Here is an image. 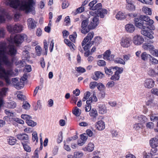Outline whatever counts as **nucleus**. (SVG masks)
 I'll list each match as a JSON object with an SVG mask.
<instances>
[{"label": "nucleus", "mask_w": 158, "mask_h": 158, "mask_svg": "<svg viewBox=\"0 0 158 158\" xmlns=\"http://www.w3.org/2000/svg\"><path fill=\"white\" fill-rule=\"evenodd\" d=\"M16 53L17 50L14 46L10 45L7 47L6 42H0V78L5 80L7 86L13 85L15 88L19 89L20 86L17 84L19 80V78H12L10 81V77L16 76L18 74V69L14 70L11 68L14 62H15L16 65L22 66L23 62L21 60L15 62V57L12 58L10 61L6 55L13 56Z\"/></svg>", "instance_id": "nucleus-1"}, {"label": "nucleus", "mask_w": 158, "mask_h": 158, "mask_svg": "<svg viewBox=\"0 0 158 158\" xmlns=\"http://www.w3.org/2000/svg\"><path fill=\"white\" fill-rule=\"evenodd\" d=\"M10 2L9 5L11 7L24 11L27 13H31L33 15L35 14L34 7L35 0H24L21 2L19 0H12Z\"/></svg>", "instance_id": "nucleus-2"}, {"label": "nucleus", "mask_w": 158, "mask_h": 158, "mask_svg": "<svg viewBox=\"0 0 158 158\" xmlns=\"http://www.w3.org/2000/svg\"><path fill=\"white\" fill-rule=\"evenodd\" d=\"M134 21L136 27L143 29L147 28L151 30L155 29L154 21L147 15H141L139 18H135Z\"/></svg>", "instance_id": "nucleus-3"}, {"label": "nucleus", "mask_w": 158, "mask_h": 158, "mask_svg": "<svg viewBox=\"0 0 158 158\" xmlns=\"http://www.w3.org/2000/svg\"><path fill=\"white\" fill-rule=\"evenodd\" d=\"M26 37L27 35L23 34L16 35L14 37L12 36H11L9 41L11 43H15L17 45H18L22 43Z\"/></svg>", "instance_id": "nucleus-4"}, {"label": "nucleus", "mask_w": 158, "mask_h": 158, "mask_svg": "<svg viewBox=\"0 0 158 158\" xmlns=\"http://www.w3.org/2000/svg\"><path fill=\"white\" fill-rule=\"evenodd\" d=\"M7 28L8 31L10 32H20L23 30V26L19 23L16 24L14 25H8Z\"/></svg>", "instance_id": "nucleus-5"}, {"label": "nucleus", "mask_w": 158, "mask_h": 158, "mask_svg": "<svg viewBox=\"0 0 158 158\" xmlns=\"http://www.w3.org/2000/svg\"><path fill=\"white\" fill-rule=\"evenodd\" d=\"M82 21L81 25V27L82 29L81 32L83 34H85L88 33L91 29L89 27V24L88 25L89 21V19L88 18H86L85 19H82Z\"/></svg>", "instance_id": "nucleus-6"}, {"label": "nucleus", "mask_w": 158, "mask_h": 158, "mask_svg": "<svg viewBox=\"0 0 158 158\" xmlns=\"http://www.w3.org/2000/svg\"><path fill=\"white\" fill-rule=\"evenodd\" d=\"M94 35V33L93 31H91L89 33L87 36L85 37L82 42L81 44L82 46L85 45L86 43L89 42L91 43V46L95 43L94 40L92 41H89L91 40L92 38L93 37Z\"/></svg>", "instance_id": "nucleus-7"}, {"label": "nucleus", "mask_w": 158, "mask_h": 158, "mask_svg": "<svg viewBox=\"0 0 158 158\" xmlns=\"http://www.w3.org/2000/svg\"><path fill=\"white\" fill-rule=\"evenodd\" d=\"M91 19L90 23L89 24V27L90 29H94L97 27L99 23L98 18L97 17H93Z\"/></svg>", "instance_id": "nucleus-8"}, {"label": "nucleus", "mask_w": 158, "mask_h": 158, "mask_svg": "<svg viewBox=\"0 0 158 158\" xmlns=\"http://www.w3.org/2000/svg\"><path fill=\"white\" fill-rule=\"evenodd\" d=\"M27 24L28 28L30 30L34 29L36 27V22L32 18H30L27 19Z\"/></svg>", "instance_id": "nucleus-9"}, {"label": "nucleus", "mask_w": 158, "mask_h": 158, "mask_svg": "<svg viewBox=\"0 0 158 158\" xmlns=\"http://www.w3.org/2000/svg\"><path fill=\"white\" fill-rule=\"evenodd\" d=\"M133 40L135 44L140 45L143 42L144 39L142 36L137 35L134 37Z\"/></svg>", "instance_id": "nucleus-10"}, {"label": "nucleus", "mask_w": 158, "mask_h": 158, "mask_svg": "<svg viewBox=\"0 0 158 158\" xmlns=\"http://www.w3.org/2000/svg\"><path fill=\"white\" fill-rule=\"evenodd\" d=\"M131 40L128 38H123L122 39L121 45L123 47H128L130 45Z\"/></svg>", "instance_id": "nucleus-11"}, {"label": "nucleus", "mask_w": 158, "mask_h": 158, "mask_svg": "<svg viewBox=\"0 0 158 158\" xmlns=\"http://www.w3.org/2000/svg\"><path fill=\"white\" fill-rule=\"evenodd\" d=\"M140 28L142 29L141 31V32L142 35L147 37L149 39H152L154 37L150 33L148 30H147V29H148V28H147L144 29L142 28Z\"/></svg>", "instance_id": "nucleus-12"}, {"label": "nucleus", "mask_w": 158, "mask_h": 158, "mask_svg": "<svg viewBox=\"0 0 158 158\" xmlns=\"http://www.w3.org/2000/svg\"><path fill=\"white\" fill-rule=\"evenodd\" d=\"M144 85L145 87L151 88L154 86V81L152 79H147L145 80Z\"/></svg>", "instance_id": "nucleus-13"}, {"label": "nucleus", "mask_w": 158, "mask_h": 158, "mask_svg": "<svg viewBox=\"0 0 158 158\" xmlns=\"http://www.w3.org/2000/svg\"><path fill=\"white\" fill-rule=\"evenodd\" d=\"M95 127L99 131H102L105 128L104 122L102 120L98 121L96 123Z\"/></svg>", "instance_id": "nucleus-14"}, {"label": "nucleus", "mask_w": 158, "mask_h": 158, "mask_svg": "<svg viewBox=\"0 0 158 158\" xmlns=\"http://www.w3.org/2000/svg\"><path fill=\"white\" fill-rule=\"evenodd\" d=\"M127 3L126 8L129 10L133 11L135 10V7L131 0H126Z\"/></svg>", "instance_id": "nucleus-15"}, {"label": "nucleus", "mask_w": 158, "mask_h": 158, "mask_svg": "<svg viewBox=\"0 0 158 158\" xmlns=\"http://www.w3.org/2000/svg\"><path fill=\"white\" fill-rule=\"evenodd\" d=\"M22 144L24 150L27 152H30L31 151V148L29 145V142L28 141H25L22 142Z\"/></svg>", "instance_id": "nucleus-16"}, {"label": "nucleus", "mask_w": 158, "mask_h": 158, "mask_svg": "<svg viewBox=\"0 0 158 158\" xmlns=\"http://www.w3.org/2000/svg\"><path fill=\"white\" fill-rule=\"evenodd\" d=\"M94 74L95 76H93L92 78L95 81H97L99 78H102L104 77V74L100 71H96Z\"/></svg>", "instance_id": "nucleus-17"}, {"label": "nucleus", "mask_w": 158, "mask_h": 158, "mask_svg": "<svg viewBox=\"0 0 158 158\" xmlns=\"http://www.w3.org/2000/svg\"><path fill=\"white\" fill-rule=\"evenodd\" d=\"M150 144L152 148H155L158 146V136L157 138H153L150 140Z\"/></svg>", "instance_id": "nucleus-18"}, {"label": "nucleus", "mask_w": 158, "mask_h": 158, "mask_svg": "<svg viewBox=\"0 0 158 158\" xmlns=\"http://www.w3.org/2000/svg\"><path fill=\"white\" fill-rule=\"evenodd\" d=\"M125 28L126 31L129 33H132L135 30L134 26L131 24H128L126 25L125 26Z\"/></svg>", "instance_id": "nucleus-19"}, {"label": "nucleus", "mask_w": 158, "mask_h": 158, "mask_svg": "<svg viewBox=\"0 0 158 158\" xmlns=\"http://www.w3.org/2000/svg\"><path fill=\"white\" fill-rule=\"evenodd\" d=\"M99 113L101 114H104L106 113V108L104 104H100L98 105Z\"/></svg>", "instance_id": "nucleus-20"}, {"label": "nucleus", "mask_w": 158, "mask_h": 158, "mask_svg": "<svg viewBox=\"0 0 158 158\" xmlns=\"http://www.w3.org/2000/svg\"><path fill=\"white\" fill-rule=\"evenodd\" d=\"M16 137L19 140L29 141L28 136L26 134H19L16 135Z\"/></svg>", "instance_id": "nucleus-21"}, {"label": "nucleus", "mask_w": 158, "mask_h": 158, "mask_svg": "<svg viewBox=\"0 0 158 158\" xmlns=\"http://www.w3.org/2000/svg\"><path fill=\"white\" fill-rule=\"evenodd\" d=\"M94 144L91 143H89L87 147L83 148V149L84 151L90 152L93 151L94 150Z\"/></svg>", "instance_id": "nucleus-22"}, {"label": "nucleus", "mask_w": 158, "mask_h": 158, "mask_svg": "<svg viewBox=\"0 0 158 158\" xmlns=\"http://www.w3.org/2000/svg\"><path fill=\"white\" fill-rule=\"evenodd\" d=\"M115 17L117 19L121 20L125 19L126 18V15L124 13L119 11L116 15Z\"/></svg>", "instance_id": "nucleus-23"}, {"label": "nucleus", "mask_w": 158, "mask_h": 158, "mask_svg": "<svg viewBox=\"0 0 158 158\" xmlns=\"http://www.w3.org/2000/svg\"><path fill=\"white\" fill-rule=\"evenodd\" d=\"M16 103L14 101H10L5 104V106L10 109H14L16 107Z\"/></svg>", "instance_id": "nucleus-24"}, {"label": "nucleus", "mask_w": 158, "mask_h": 158, "mask_svg": "<svg viewBox=\"0 0 158 158\" xmlns=\"http://www.w3.org/2000/svg\"><path fill=\"white\" fill-rule=\"evenodd\" d=\"M5 113L7 115V117H8L9 119L14 120V119L16 118L15 117V114L10 112L9 110H5Z\"/></svg>", "instance_id": "nucleus-25"}, {"label": "nucleus", "mask_w": 158, "mask_h": 158, "mask_svg": "<svg viewBox=\"0 0 158 158\" xmlns=\"http://www.w3.org/2000/svg\"><path fill=\"white\" fill-rule=\"evenodd\" d=\"M143 48L145 50H149L150 52L151 50L154 49V47L152 44H143Z\"/></svg>", "instance_id": "nucleus-26"}, {"label": "nucleus", "mask_w": 158, "mask_h": 158, "mask_svg": "<svg viewBox=\"0 0 158 158\" xmlns=\"http://www.w3.org/2000/svg\"><path fill=\"white\" fill-rule=\"evenodd\" d=\"M135 118L137 119L139 122H140L142 123H145L148 121V118L144 115H140L139 116H136L135 117Z\"/></svg>", "instance_id": "nucleus-27"}, {"label": "nucleus", "mask_w": 158, "mask_h": 158, "mask_svg": "<svg viewBox=\"0 0 158 158\" xmlns=\"http://www.w3.org/2000/svg\"><path fill=\"white\" fill-rule=\"evenodd\" d=\"M7 141L9 144L11 145H13L16 143L17 140L16 138L14 137L10 136L7 139Z\"/></svg>", "instance_id": "nucleus-28"}, {"label": "nucleus", "mask_w": 158, "mask_h": 158, "mask_svg": "<svg viewBox=\"0 0 158 158\" xmlns=\"http://www.w3.org/2000/svg\"><path fill=\"white\" fill-rule=\"evenodd\" d=\"M6 17L9 19H11L10 16L9 15L3 14L2 15H0V23H3L5 21Z\"/></svg>", "instance_id": "nucleus-29"}, {"label": "nucleus", "mask_w": 158, "mask_h": 158, "mask_svg": "<svg viewBox=\"0 0 158 158\" xmlns=\"http://www.w3.org/2000/svg\"><path fill=\"white\" fill-rule=\"evenodd\" d=\"M84 10L85 7L82 6L81 7L77 8L76 10L73 11L72 14L73 15H76L77 14L83 12Z\"/></svg>", "instance_id": "nucleus-30"}, {"label": "nucleus", "mask_w": 158, "mask_h": 158, "mask_svg": "<svg viewBox=\"0 0 158 158\" xmlns=\"http://www.w3.org/2000/svg\"><path fill=\"white\" fill-rule=\"evenodd\" d=\"M148 74L152 77H154L156 75H158L157 72H156L152 68H149L148 69Z\"/></svg>", "instance_id": "nucleus-31"}, {"label": "nucleus", "mask_w": 158, "mask_h": 158, "mask_svg": "<svg viewBox=\"0 0 158 158\" xmlns=\"http://www.w3.org/2000/svg\"><path fill=\"white\" fill-rule=\"evenodd\" d=\"M151 56L147 54L146 52H143L141 54V59L144 61L147 60L148 59L150 58Z\"/></svg>", "instance_id": "nucleus-32"}, {"label": "nucleus", "mask_w": 158, "mask_h": 158, "mask_svg": "<svg viewBox=\"0 0 158 158\" xmlns=\"http://www.w3.org/2000/svg\"><path fill=\"white\" fill-rule=\"evenodd\" d=\"M143 125L140 123H136L133 125V128L136 131H138L142 129Z\"/></svg>", "instance_id": "nucleus-33"}, {"label": "nucleus", "mask_w": 158, "mask_h": 158, "mask_svg": "<svg viewBox=\"0 0 158 158\" xmlns=\"http://www.w3.org/2000/svg\"><path fill=\"white\" fill-rule=\"evenodd\" d=\"M104 69L106 73L109 75H112L113 71H114V67H110L109 69L106 67Z\"/></svg>", "instance_id": "nucleus-34"}, {"label": "nucleus", "mask_w": 158, "mask_h": 158, "mask_svg": "<svg viewBox=\"0 0 158 158\" xmlns=\"http://www.w3.org/2000/svg\"><path fill=\"white\" fill-rule=\"evenodd\" d=\"M25 80H23V78L20 79L18 83H17V85H18L19 86H20V88L19 89H21L23 88L24 86V81H25V79H24Z\"/></svg>", "instance_id": "nucleus-35"}, {"label": "nucleus", "mask_w": 158, "mask_h": 158, "mask_svg": "<svg viewBox=\"0 0 158 158\" xmlns=\"http://www.w3.org/2000/svg\"><path fill=\"white\" fill-rule=\"evenodd\" d=\"M7 89V88H3L0 90V98H2V100H3V99L2 97L6 95ZM2 101H3V100Z\"/></svg>", "instance_id": "nucleus-36"}, {"label": "nucleus", "mask_w": 158, "mask_h": 158, "mask_svg": "<svg viewBox=\"0 0 158 158\" xmlns=\"http://www.w3.org/2000/svg\"><path fill=\"white\" fill-rule=\"evenodd\" d=\"M120 78V75L119 74L117 73V72H115L114 74L112 76L110 79L114 81L118 80Z\"/></svg>", "instance_id": "nucleus-37"}, {"label": "nucleus", "mask_w": 158, "mask_h": 158, "mask_svg": "<svg viewBox=\"0 0 158 158\" xmlns=\"http://www.w3.org/2000/svg\"><path fill=\"white\" fill-rule=\"evenodd\" d=\"M97 2V1L96 0H94L91 1L88 5L89 6V9L91 10H93V7H94L95 4Z\"/></svg>", "instance_id": "nucleus-38"}, {"label": "nucleus", "mask_w": 158, "mask_h": 158, "mask_svg": "<svg viewBox=\"0 0 158 158\" xmlns=\"http://www.w3.org/2000/svg\"><path fill=\"white\" fill-rule=\"evenodd\" d=\"M77 37V34L76 32L75 31H74L73 34L70 35V40H71L73 42H75Z\"/></svg>", "instance_id": "nucleus-39"}, {"label": "nucleus", "mask_w": 158, "mask_h": 158, "mask_svg": "<svg viewBox=\"0 0 158 158\" xmlns=\"http://www.w3.org/2000/svg\"><path fill=\"white\" fill-rule=\"evenodd\" d=\"M22 106L23 109L28 110L30 109L31 106L28 102L24 101L23 102V105Z\"/></svg>", "instance_id": "nucleus-40"}, {"label": "nucleus", "mask_w": 158, "mask_h": 158, "mask_svg": "<svg viewBox=\"0 0 158 158\" xmlns=\"http://www.w3.org/2000/svg\"><path fill=\"white\" fill-rule=\"evenodd\" d=\"M26 123L29 126L32 127H35L37 124L36 122H34L33 121L31 120V119H30L29 120H27Z\"/></svg>", "instance_id": "nucleus-41"}, {"label": "nucleus", "mask_w": 158, "mask_h": 158, "mask_svg": "<svg viewBox=\"0 0 158 158\" xmlns=\"http://www.w3.org/2000/svg\"><path fill=\"white\" fill-rule=\"evenodd\" d=\"M81 110L77 107L73 111V114L77 116H79L81 114Z\"/></svg>", "instance_id": "nucleus-42"}, {"label": "nucleus", "mask_w": 158, "mask_h": 158, "mask_svg": "<svg viewBox=\"0 0 158 158\" xmlns=\"http://www.w3.org/2000/svg\"><path fill=\"white\" fill-rule=\"evenodd\" d=\"M21 117L22 119L26 120V123L27 122V120L32 119V117L31 116L26 114H22L21 115Z\"/></svg>", "instance_id": "nucleus-43"}, {"label": "nucleus", "mask_w": 158, "mask_h": 158, "mask_svg": "<svg viewBox=\"0 0 158 158\" xmlns=\"http://www.w3.org/2000/svg\"><path fill=\"white\" fill-rule=\"evenodd\" d=\"M93 8V10H97L98 11H100L102 8V4L100 3H98L95 5L94 7Z\"/></svg>", "instance_id": "nucleus-44"}, {"label": "nucleus", "mask_w": 158, "mask_h": 158, "mask_svg": "<svg viewBox=\"0 0 158 158\" xmlns=\"http://www.w3.org/2000/svg\"><path fill=\"white\" fill-rule=\"evenodd\" d=\"M97 88L99 90L101 91L104 90L105 88L104 85L101 83H98Z\"/></svg>", "instance_id": "nucleus-45"}, {"label": "nucleus", "mask_w": 158, "mask_h": 158, "mask_svg": "<svg viewBox=\"0 0 158 158\" xmlns=\"http://www.w3.org/2000/svg\"><path fill=\"white\" fill-rule=\"evenodd\" d=\"M114 62L117 63H119L122 64H125V62L122 58H118L114 60Z\"/></svg>", "instance_id": "nucleus-46"}, {"label": "nucleus", "mask_w": 158, "mask_h": 158, "mask_svg": "<svg viewBox=\"0 0 158 158\" xmlns=\"http://www.w3.org/2000/svg\"><path fill=\"white\" fill-rule=\"evenodd\" d=\"M35 49L37 55L38 56H40L42 52V49L41 47L39 46H37L35 47Z\"/></svg>", "instance_id": "nucleus-47"}, {"label": "nucleus", "mask_w": 158, "mask_h": 158, "mask_svg": "<svg viewBox=\"0 0 158 158\" xmlns=\"http://www.w3.org/2000/svg\"><path fill=\"white\" fill-rule=\"evenodd\" d=\"M83 155V153L82 152H75L74 153V156L75 158H80Z\"/></svg>", "instance_id": "nucleus-48"}, {"label": "nucleus", "mask_w": 158, "mask_h": 158, "mask_svg": "<svg viewBox=\"0 0 158 158\" xmlns=\"http://www.w3.org/2000/svg\"><path fill=\"white\" fill-rule=\"evenodd\" d=\"M32 140L35 141L36 140L37 142L38 141V137L37 136V133L36 131L33 132L32 134Z\"/></svg>", "instance_id": "nucleus-49"}, {"label": "nucleus", "mask_w": 158, "mask_h": 158, "mask_svg": "<svg viewBox=\"0 0 158 158\" xmlns=\"http://www.w3.org/2000/svg\"><path fill=\"white\" fill-rule=\"evenodd\" d=\"M114 70H115L116 71L115 72H117V73L119 74V75L120 73H122L123 71V69L122 68H120L117 66H115L114 67Z\"/></svg>", "instance_id": "nucleus-50"}, {"label": "nucleus", "mask_w": 158, "mask_h": 158, "mask_svg": "<svg viewBox=\"0 0 158 158\" xmlns=\"http://www.w3.org/2000/svg\"><path fill=\"white\" fill-rule=\"evenodd\" d=\"M98 83L96 81L91 82L89 84V87L92 89H94L97 86Z\"/></svg>", "instance_id": "nucleus-51"}, {"label": "nucleus", "mask_w": 158, "mask_h": 158, "mask_svg": "<svg viewBox=\"0 0 158 158\" xmlns=\"http://www.w3.org/2000/svg\"><path fill=\"white\" fill-rule=\"evenodd\" d=\"M75 69L79 73H83L85 72L86 71L85 69L81 67H76Z\"/></svg>", "instance_id": "nucleus-52"}, {"label": "nucleus", "mask_w": 158, "mask_h": 158, "mask_svg": "<svg viewBox=\"0 0 158 158\" xmlns=\"http://www.w3.org/2000/svg\"><path fill=\"white\" fill-rule=\"evenodd\" d=\"M150 60L151 63L152 64H158V60L152 56L150 58Z\"/></svg>", "instance_id": "nucleus-53"}, {"label": "nucleus", "mask_w": 158, "mask_h": 158, "mask_svg": "<svg viewBox=\"0 0 158 158\" xmlns=\"http://www.w3.org/2000/svg\"><path fill=\"white\" fill-rule=\"evenodd\" d=\"M144 13L147 15H151L152 14V11L151 9L148 7H144Z\"/></svg>", "instance_id": "nucleus-54"}, {"label": "nucleus", "mask_w": 158, "mask_h": 158, "mask_svg": "<svg viewBox=\"0 0 158 158\" xmlns=\"http://www.w3.org/2000/svg\"><path fill=\"white\" fill-rule=\"evenodd\" d=\"M151 120L152 121H154L158 120V114L157 116L154 114H151L150 117Z\"/></svg>", "instance_id": "nucleus-55"}, {"label": "nucleus", "mask_w": 158, "mask_h": 158, "mask_svg": "<svg viewBox=\"0 0 158 158\" xmlns=\"http://www.w3.org/2000/svg\"><path fill=\"white\" fill-rule=\"evenodd\" d=\"M23 57L26 59L29 57L30 56L28 51L27 50L23 51Z\"/></svg>", "instance_id": "nucleus-56"}, {"label": "nucleus", "mask_w": 158, "mask_h": 158, "mask_svg": "<svg viewBox=\"0 0 158 158\" xmlns=\"http://www.w3.org/2000/svg\"><path fill=\"white\" fill-rule=\"evenodd\" d=\"M90 95V93L89 91H87L86 94L84 95V97L83 98L82 100V101L84 102L89 97Z\"/></svg>", "instance_id": "nucleus-57"}, {"label": "nucleus", "mask_w": 158, "mask_h": 158, "mask_svg": "<svg viewBox=\"0 0 158 158\" xmlns=\"http://www.w3.org/2000/svg\"><path fill=\"white\" fill-rule=\"evenodd\" d=\"M89 114L91 116H92L94 117H95L97 115L98 113L97 110H94L93 109L90 112Z\"/></svg>", "instance_id": "nucleus-58"}, {"label": "nucleus", "mask_w": 158, "mask_h": 158, "mask_svg": "<svg viewBox=\"0 0 158 158\" xmlns=\"http://www.w3.org/2000/svg\"><path fill=\"white\" fill-rule=\"evenodd\" d=\"M110 54V50H107L103 54V58L104 59H106V57H108Z\"/></svg>", "instance_id": "nucleus-59"}, {"label": "nucleus", "mask_w": 158, "mask_h": 158, "mask_svg": "<svg viewBox=\"0 0 158 158\" xmlns=\"http://www.w3.org/2000/svg\"><path fill=\"white\" fill-rule=\"evenodd\" d=\"M62 132H60L59 133L58 137L57 140V143H60L62 142Z\"/></svg>", "instance_id": "nucleus-60"}, {"label": "nucleus", "mask_w": 158, "mask_h": 158, "mask_svg": "<svg viewBox=\"0 0 158 158\" xmlns=\"http://www.w3.org/2000/svg\"><path fill=\"white\" fill-rule=\"evenodd\" d=\"M97 64L100 66H104L106 64V62L103 60H99L97 62Z\"/></svg>", "instance_id": "nucleus-61"}, {"label": "nucleus", "mask_w": 158, "mask_h": 158, "mask_svg": "<svg viewBox=\"0 0 158 158\" xmlns=\"http://www.w3.org/2000/svg\"><path fill=\"white\" fill-rule=\"evenodd\" d=\"M150 53L153 56L158 57V51L156 49L151 50Z\"/></svg>", "instance_id": "nucleus-62"}, {"label": "nucleus", "mask_w": 158, "mask_h": 158, "mask_svg": "<svg viewBox=\"0 0 158 158\" xmlns=\"http://www.w3.org/2000/svg\"><path fill=\"white\" fill-rule=\"evenodd\" d=\"M158 154V150L155 148H152L151 149L150 154L152 156L156 155Z\"/></svg>", "instance_id": "nucleus-63"}, {"label": "nucleus", "mask_w": 158, "mask_h": 158, "mask_svg": "<svg viewBox=\"0 0 158 158\" xmlns=\"http://www.w3.org/2000/svg\"><path fill=\"white\" fill-rule=\"evenodd\" d=\"M146 127L147 128L152 129L153 128L154 123L152 122H148L146 123Z\"/></svg>", "instance_id": "nucleus-64"}]
</instances>
